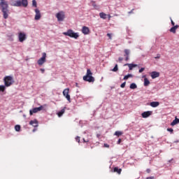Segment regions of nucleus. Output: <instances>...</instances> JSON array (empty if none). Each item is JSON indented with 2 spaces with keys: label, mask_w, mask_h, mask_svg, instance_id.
I'll list each match as a JSON object with an SVG mask.
<instances>
[{
  "label": "nucleus",
  "mask_w": 179,
  "mask_h": 179,
  "mask_svg": "<svg viewBox=\"0 0 179 179\" xmlns=\"http://www.w3.org/2000/svg\"><path fill=\"white\" fill-rule=\"evenodd\" d=\"M0 9L3 13V19H8L9 17V4L6 0H0Z\"/></svg>",
  "instance_id": "nucleus-1"
},
{
  "label": "nucleus",
  "mask_w": 179,
  "mask_h": 179,
  "mask_svg": "<svg viewBox=\"0 0 179 179\" xmlns=\"http://www.w3.org/2000/svg\"><path fill=\"white\" fill-rule=\"evenodd\" d=\"M4 85L6 87H9L12 86L15 83V80H13V77L10 76H6L3 78Z\"/></svg>",
  "instance_id": "nucleus-2"
},
{
  "label": "nucleus",
  "mask_w": 179,
  "mask_h": 179,
  "mask_svg": "<svg viewBox=\"0 0 179 179\" xmlns=\"http://www.w3.org/2000/svg\"><path fill=\"white\" fill-rule=\"evenodd\" d=\"M92 75H93V73H92V71L88 69L87 70V74L83 76V80L85 82H90V83L94 82V77H92Z\"/></svg>",
  "instance_id": "nucleus-3"
},
{
  "label": "nucleus",
  "mask_w": 179,
  "mask_h": 179,
  "mask_svg": "<svg viewBox=\"0 0 179 179\" xmlns=\"http://www.w3.org/2000/svg\"><path fill=\"white\" fill-rule=\"evenodd\" d=\"M12 6H22V5L24 6V8H27V5H29V1L27 0H22L20 1H17L14 3H12Z\"/></svg>",
  "instance_id": "nucleus-4"
},
{
  "label": "nucleus",
  "mask_w": 179,
  "mask_h": 179,
  "mask_svg": "<svg viewBox=\"0 0 179 179\" xmlns=\"http://www.w3.org/2000/svg\"><path fill=\"white\" fill-rule=\"evenodd\" d=\"M63 34L64 36H68L69 37H71V38H78L79 37V34L78 33L73 32V30L69 29L66 32H64Z\"/></svg>",
  "instance_id": "nucleus-5"
},
{
  "label": "nucleus",
  "mask_w": 179,
  "mask_h": 179,
  "mask_svg": "<svg viewBox=\"0 0 179 179\" xmlns=\"http://www.w3.org/2000/svg\"><path fill=\"white\" fill-rule=\"evenodd\" d=\"M56 17L59 22H63L65 19V13L63 11H60L57 13Z\"/></svg>",
  "instance_id": "nucleus-6"
},
{
  "label": "nucleus",
  "mask_w": 179,
  "mask_h": 179,
  "mask_svg": "<svg viewBox=\"0 0 179 179\" xmlns=\"http://www.w3.org/2000/svg\"><path fill=\"white\" fill-rule=\"evenodd\" d=\"M46 58H47V53L43 52L42 54V57H41L38 60V64H39L40 66L43 65L44 63L46 61Z\"/></svg>",
  "instance_id": "nucleus-7"
},
{
  "label": "nucleus",
  "mask_w": 179,
  "mask_h": 179,
  "mask_svg": "<svg viewBox=\"0 0 179 179\" xmlns=\"http://www.w3.org/2000/svg\"><path fill=\"white\" fill-rule=\"evenodd\" d=\"M63 95L68 100L69 103H71V95H69V88H66L63 91Z\"/></svg>",
  "instance_id": "nucleus-8"
},
{
  "label": "nucleus",
  "mask_w": 179,
  "mask_h": 179,
  "mask_svg": "<svg viewBox=\"0 0 179 179\" xmlns=\"http://www.w3.org/2000/svg\"><path fill=\"white\" fill-rule=\"evenodd\" d=\"M44 107L43 106H41L40 107L38 108H34L32 110H29V114L30 115H33V114H35L36 113H38V111H41Z\"/></svg>",
  "instance_id": "nucleus-9"
},
{
  "label": "nucleus",
  "mask_w": 179,
  "mask_h": 179,
  "mask_svg": "<svg viewBox=\"0 0 179 179\" xmlns=\"http://www.w3.org/2000/svg\"><path fill=\"white\" fill-rule=\"evenodd\" d=\"M18 38H19V41L20 43H23V41H24V40H26V34L20 32L18 34Z\"/></svg>",
  "instance_id": "nucleus-10"
},
{
  "label": "nucleus",
  "mask_w": 179,
  "mask_h": 179,
  "mask_svg": "<svg viewBox=\"0 0 179 179\" xmlns=\"http://www.w3.org/2000/svg\"><path fill=\"white\" fill-rule=\"evenodd\" d=\"M124 57H125V61H129V54H131V50L129 49H125L124 50Z\"/></svg>",
  "instance_id": "nucleus-11"
},
{
  "label": "nucleus",
  "mask_w": 179,
  "mask_h": 179,
  "mask_svg": "<svg viewBox=\"0 0 179 179\" xmlns=\"http://www.w3.org/2000/svg\"><path fill=\"white\" fill-rule=\"evenodd\" d=\"M35 20H40L41 19V13H40V10L38 9H35Z\"/></svg>",
  "instance_id": "nucleus-12"
},
{
  "label": "nucleus",
  "mask_w": 179,
  "mask_h": 179,
  "mask_svg": "<svg viewBox=\"0 0 179 179\" xmlns=\"http://www.w3.org/2000/svg\"><path fill=\"white\" fill-rule=\"evenodd\" d=\"M82 33L83 34L87 35L90 33V29H89V27L84 26L82 28Z\"/></svg>",
  "instance_id": "nucleus-13"
},
{
  "label": "nucleus",
  "mask_w": 179,
  "mask_h": 179,
  "mask_svg": "<svg viewBox=\"0 0 179 179\" xmlns=\"http://www.w3.org/2000/svg\"><path fill=\"white\" fill-rule=\"evenodd\" d=\"M29 125H32L34 128H37V127H38V121H37V120H31L29 122Z\"/></svg>",
  "instance_id": "nucleus-14"
},
{
  "label": "nucleus",
  "mask_w": 179,
  "mask_h": 179,
  "mask_svg": "<svg viewBox=\"0 0 179 179\" xmlns=\"http://www.w3.org/2000/svg\"><path fill=\"white\" fill-rule=\"evenodd\" d=\"M124 66H129V71H132L134 68H136L138 66L137 64H125Z\"/></svg>",
  "instance_id": "nucleus-15"
},
{
  "label": "nucleus",
  "mask_w": 179,
  "mask_h": 179,
  "mask_svg": "<svg viewBox=\"0 0 179 179\" xmlns=\"http://www.w3.org/2000/svg\"><path fill=\"white\" fill-rule=\"evenodd\" d=\"M143 118H148V117H150V115H152V111H146V112H143L141 114Z\"/></svg>",
  "instance_id": "nucleus-16"
},
{
  "label": "nucleus",
  "mask_w": 179,
  "mask_h": 179,
  "mask_svg": "<svg viewBox=\"0 0 179 179\" xmlns=\"http://www.w3.org/2000/svg\"><path fill=\"white\" fill-rule=\"evenodd\" d=\"M159 76H160V73H159V72L152 71L151 73L152 79H156V78H159Z\"/></svg>",
  "instance_id": "nucleus-17"
},
{
  "label": "nucleus",
  "mask_w": 179,
  "mask_h": 179,
  "mask_svg": "<svg viewBox=\"0 0 179 179\" xmlns=\"http://www.w3.org/2000/svg\"><path fill=\"white\" fill-rule=\"evenodd\" d=\"M150 106L153 108L159 107L160 103L159 101H152L150 103Z\"/></svg>",
  "instance_id": "nucleus-18"
},
{
  "label": "nucleus",
  "mask_w": 179,
  "mask_h": 179,
  "mask_svg": "<svg viewBox=\"0 0 179 179\" xmlns=\"http://www.w3.org/2000/svg\"><path fill=\"white\" fill-rule=\"evenodd\" d=\"M179 124V119L177 117H175V120L171 123V127H174V125H177Z\"/></svg>",
  "instance_id": "nucleus-19"
},
{
  "label": "nucleus",
  "mask_w": 179,
  "mask_h": 179,
  "mask_svg": "<svg viewBox=\"0 0 179 179\" xmlns=\"http://www.w3.org/2000/svg\"><path fill=\"white\" fill-rule=\"evenodd\" d=\"M179 27L178 25H176L173 27H171L169 30V31H171V33H173V34H176V31L177 30V29Z\"/></svg>",
  "instance_id": "nucleus-20"
},
{
  "label": "nucleus",
  "mask_w": 179,
  "mask_h": 179,
  "mask_svg": "<svg viewBox=\"0 0 179 179\" xmlns=\"http://www.w3.org/2000/svg\"><path fill=\"white\" fill-rule=\"evenodd\" d=\"M65 108H66V107H64L63 109L57 113L58 117H60L62 115H64V114L65 113Z\"/></svg>",
  "instance_id": "nucleus-21"
},
{
  "label": "nucleus",
  "mask_w": 179,
  "mask_h": 179,
  "mask_svg": "<svg viewBox=\"0 0 179 179\" xmlns=\"http://www.w3.org/2000/svg\"><path fill=\"white\" fill-rule=\"evenodd\" d=\"M121 171H122V169H118V167H115L113 169V173H117V174H121Z\"/></svg>",
  "instance_id": "nucleus-22"
},
{
  "label": "nucleus",
  "mask_w": 179,
  "mask_h": 179,
  "mask_svg": "<svg viewBox=\"0 0 179 179\" xmlns=\"http://www.w3.org/2000/svg\"><path fill=\"white\" fill-rule=\"evenodd\" d=\"M150 85V81H149V79L144 78V86H149Z\"/></svg>",
  "instance_id": "nucleus-23"
},
{
  "label": "nucleus",
  "mask_w": 179,
  "mask_h": 179,
  "mask_svg": "<svg viewBox=\"0 0 179 179\" xmlns=\"http://www.w3.org/2000/svg\"><path fill=\"white\" fill-rule=\"evenodd\" d=\"M99 16H100L101 19H107V14H106L104 13H100Z\"/></svg>",
  "instance_id": "nucleus-24"
},
{
  "label": "nucleus",
  "mask_w": 179,
  "mask_h": 179,
  "mask_svg": "<svg viewBox=\"0 0 179 179\" xmlns=\"http://www.w3.org/2000/svg\"><path fill=\"white\" fill-rule=\"evenodd\" d=\"M122 134H124L122 131H117L115 132L114 135H115V136H121V135H122Z\"/></svg>",
  "instance_id": "nucleus-25"
},
{
  "label": "nucleus",
  "mask_w": 179,
  "mask_h": 179,
  "mask_svg": "<svg viewBox=\"0 0 179 179\" xmlns=\"http://www.w3.org/2000/svg\"><path fill=\"white\" fill-rule=\"evenodd\" d=\"M129 78H132V74H128V75L125 76L123 79H124V80H128V79H129Z\"/></svg>",
  "instance_id": "nucleus-26"
},
{
  "label": "nucleus",
  "mask_w": 179,
  "mask_h": 179,
  "mask_svg": "<svg viewBox=\"0 0 179 179\" xmlns=\"http://www.w3.org/2000/svg\"><path fill=\"white\" fill-rule=\"evenodd\" d=\"M6 90V86L5 85H0V92H5V90Z\"/></svg>",
  "instance_id": "nucleus-27"
},
{
  "label": "nucleus",
  "mask_w": 179,
  "mask_h": 179,
  "mask_svg": "<svg viewBox=\"0 0 179 179\" xmlns=\"http://www.w3.org/2000/svg\"><path fill=\"white\" fill-rule=\"evenodd\" d=\"M136 87H138V86L135 83H131L130 85V89H133L134 90V89H136Z\"/></svg>",
  "instance_id": "nucleus-28"
},
{
  "label": "nucleus",
  "mask_w": 179,
  "mask_h": 179,
  "mask_svg": "<svg viewBox=\"0 0 179 179\" xmlns=\"http://www.w3.org/2000/svg\"><path fill=\"white\" fill-rule=\"evenodd\" d=\"M118 71V64H115V67L112 69V72H117Z\"/></svg>",
  "instance_id": "nucleus-29"
},
{
  "label": "nucleus",
  "mask_w": 179,
  "mask_h": 179,
  "mask_svg": "<svg viewBox=\"0 0 179 179\" xmlns=\"http://www.w3.org/2000/svg\"><path fill=\"white\" fill-rule=\"evenodd\" d=\"M15 129L17 132H19V131H20V125H19V124L15 125Z\"/></svg>",
  "instance_id": "nucleus-30"
},
{
  "label": "nucleus",
  "mask_w": 179,
  "mask_h": 179,
  "mask_svg": "<svg viewBox=\"0 0 179 179\" xmlns=\"http://www.w3.org/2000/svg\"><path fill=\"white\" fill-rule=\"evenodd\" d=\"M92 2V6L95 8V9H97L98 6L96 4V1H91Z\"/></svg>",
  "instance_id": "nucleus-31"
},
{
  "label": "nucleus",
  "mask_w": 179,
  "mask_h": 179,
  "mask_svg": "<svg viewBox=\"0 0 179 179\" xmlns=\"http://www.w3.org/2000/svg\"><path fill=\"white\" fill-rule=\"evenodd\" d=\"M32 6L37 8V1H36V0L32 1Z\"/></svg>",
  "instance_id": "nucleus-32"
},
{
  "label": "nucleus",
  "mask_w": 179,
  "mask_h": 179,
  "mask_svg": "<svg viewBox=\"0 0 179 179\" xmlns=\"http://www.w3.org/2000/svg\"><path fill=\"white\" fill-rule=\"evenodd\" d=\"M76 142L80 143V136H76Z\"/></svg>",
  "instance_id": "nucleus-33"
},
{
  "label": "nucleus",
  "mask_w": 179,
  "mask_h": 179,
  "mask_svg": "<svg viewBox=\"0 0 179 179\" xmlns=\"http://www.w3.org/2000/svg\"><path fill=\"white\" fill-rule=\"evenodd\" d=\"M167 131H168V132H171V134H173V132L174 131V130L171 128H168Z\"/></svg>",
  "instance_id": "nucleus-34"
},
{
  "label": "nucleus",
  "mask_w": 179,
  "mask_h": 179,
  "mask_svg": "<svg viewBox=\"0 0 179 179\" xmlns=\"http://www.w3.org/2000/svg\"><path fill=\"white\" fill-rule=\"evenodd\" d=\"M125 85H127L126 82L122 83L121 85H120V87H122L123 89V87H125Z\"/></svg>",
  "instance_id": "nucleus-35"
},
{
  "label": "nucleus",
  "mask_w": 179,
  "mask_h": 179,
  "mask_svg": "<svg viewBox=\"0 0 179 179\" xmlns=\"http://www.w3.org/2000/svg\"><path fill=\"white\" fill-rule=\"evenodd\" d=\"M143 71H145V68H141V69H139V73H142V72H143Z\"/></svg>",
  "instance_id": "nucleus-36"
},
{
  "label": "nucleus",
  "mask_w": 179,
  "mask_h": 179,
  "mask_svg": "<svg viewBox=\"0 0 179 179\" xmlns=\"http://www.w3.org/2000/svg\"><path fill=\"white\" fill-rule=\"evenodd\" d=\"M171 23L172 24V26H175L176 25V23L174 22V21H173V20L171 19Z\"/></svg>",
  "instance_id": "nucleus-37"
},
{
  "label": "nucleus",
  "mask_w": 179,
  "mask_h": 179,
  "mask_svg": "<svg viewBox=\"0 0 179 179\" xmlns=\"http://www.w3.org/2000/svg\"><path fill=\"white\" fill-rule=\"evenodd\" d=\"M118 61H119V62H121L122 61H124V58L123 57H119Z\"/></svg>",
  "instance_id": "nucleus-38"
},
{
  "label": "nucleus",
  "mask_w": 179,
  "mask_h": 179,
  "mask_svg": "<svg viewBox=\"0 0 179 179\" xmlns=\"http://www.w3.org/2000/svg\"><path fill=\"white\" fill-rule=\"evenodd\" d=\"M121 142H122V140H121V138H119V140L117 142V145H120Z\"/></svg>",
  "instance_id": "nucleus-39"
},
{
  "label": "nucleus",
  "mask_w": 179,
  "mask_h": 179,
  "mask_svg": "<svg viewBox=\"0 0 179 179\" xmlns=\"http://www.w3.org/2000/svg\"><path fill=\"white\" fill-rule=\"evenodd\" d=\"M103 147L104 148H110V145H108L107 143H104Z\"/></svg>",
  "instance_id": "nucleus-40"
},
{
  "label": "nucleus",
  "mask_w": 179,
  "mask_h": 179,
  "mask_svg": "<svg viewBox=\"0 0 179 179\" xmlns=\"http://www.w3.org/2000/svg\"><path fill=\"white\" fill-rule=\"evenodd\" d=\"M107 36L109 37L110 40L113 38L111 36V34H107Z\"/></svg>",
  "instance_id": "nucleus-41"
},
{
  "label": "nucleus",
  "mask_w": 179,
  "mask_h": 179,
  "mask_svg": "<svg viewBox=\"0 0 179 179\" xmlns=\"http://www.w3.org/2000/svg\"><path fill=\"white\" fill-rule=\"evenodd\" d=\"M40 71L41 72H42V73H44V72H45V70L44 69H41Z\"/></svg>",
  "instance_id": "nucleus-42"
},
{
  "label": "nucleus",
  "mask_w": 179,
  "mask_h": 179,
  "mask_svg": "<svg viewBox=\"0 0 179 179\" xmlns=\"http://www.w3.org/2000/svg\"><path fill=\"white\" fill-rule=\"evenodd\" d=\"M83 142H84V143H86V142H89V141H86V140H85V138H83Z\"/></svg>",
  "instance_id": "nucleus-43"
},
{
  "label": "nucleus",
  "mask_w": 179,
  "mask_h": 179,
  "mask_svg": "<svg viewBox=\"0 0 179 179\" xmlns=\"http://www.w3.org/2000/svg\"><path fill=\"white\" fill-rule=\"evenodd\" d=\"M147 173H150V169H148V170H147Z\"/></svg>",
  "instance_id": "nucleus-44"
},
{
  "label": "nucleus",
  "mask_w": 179,
  "mask_h": 179,
  "mask_svg": "<svg viewBox=\"0 0 179 179\" xmlns=\"http://www.w3.org/2000/svg\"><path fill=\"white\" fill-rule=\"evenodd\" d=\"M109 20L111 18V15H108Z\"/></svg>",
  "instance_id": "nucleus-45"
},
{
  "label": "nucleus",
  "mask_w": 179,
  "mask_h": 179,
  "mask_svg": "<svg viewBox=\"0 0 179 179\" xmlns=\"http://www.w3.org/2000/svg\"><path fill=\"white\" fill-rule=\"evenodd\" d=\"M36 129H33V132H36Z\"/></svg>",
  "instance_id": "nucleus-46"
},
{
  "label": "nucleus",
  "mask_w": 179,
  "mask_h": 179,
  "mask_svg": "<svg viewBox=\"0 0 179 179\" xmlns=\"http://www.w3.org/2000/svg\"><path fill=\"white\" fill-rule=\"evenodd\" d=\"M155 58H156V59H157V58L159 59V58H160V56H157V57H156Z\"/></svg>",
  "instance_id": "nucleus-47"
},
{
  "label": "nucleus",
  "mask_w": 179,
  "mask_h": 179,
  "mask_svg": "<svg viewBox=\"0 0 179 179\" xmlns=\"http://www.w3.org/2000/svg\"><path fill=\"white\" fill-rule=\"evenodd\" d=\"M129 13H132V11H130Z\"/></svg>",
  "instance_id": "nucleus-48"
}]
</instances>
